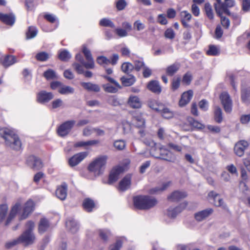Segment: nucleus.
I'll return each instance as SVG.
<instances>
[{
  "label": "nucleus",
  "instance_id": "nucleus-1",
  "mask_svg": "<svg viewBox=\"0 0 250 250\" xmlns=\"http://www.w3.org/2000/svg\"><path fill=\"white\" fill-rule=\"evenodd\" d=\"M21 207L20 202H17L11 208L8 215V207L3 204L0 205V224L3 223L4 226L7 227L10 225L16 217Z\"/></svg>",
  "mask_w": 250,
  "mask_h": 250
},
{
  "label": "nucleus",
  "instance_id": "nucleus-2",
  "mask_svg": "<svg viewBox=\"0 0 250 250\" xmlns=\"http://www.w3.org/2000/svg\"><path fill=\"white\" fill-rule=\"evenodd\" d=\"M0 135L4 139L6 146L16 150L21 149V142L18 135L13 131L7 128H1Z\"/></svg>",
  "mask_w": 250,
  "mask_h": 250
},
{
  "label": "nucleus",
  "instance_id": "nucleus-3",
  "mask_svg": "<svg viewBox=\"0 0 250 250\" xmlns=\"http://www.w3.org/2000/svg\"><path fill=\"white\" fill-rule=\"evenodd\" d=\"M133 203L136 208L146 210L154 207L157 204V201L154 197L146 195H140L134 197Z\"/></svg>",
  "mask_w": 250,
  "mask_h": 250
},
{
  "label": "nucleus",
  "instance_id": "nucleus-4",
  "mask_svg": "<svg viewBox=\"0 0 250 250\" xmlns=\"http://www.w3.org/2000/svg\"><path fill=\"white\" fill-rule=\"evenodd\" d=\"M106 160L107 157L105 156L97 158L88 166V169L89 171L93 172L95 175H100L104 171Z\"/></svg>",
  "mask_w": 250,
  "mask_h": 250
},
{
  "label": "nucleus",
  "instance_id": "nucleus-5",
  "mask_svg": "<svg viewBox=\"0 0 250 250\" xmlns=\"http://www.w3.org/2000/svg\"><path fill=\"white\" fill-rule=\"evenodd\" d=\"M103 77L109 82L102 85V87L105 92L110 93H116L118 91L119 89L122 88L119 83L113 78L107 75H103Z\"/></svg>",
  "mask_w": 250,
  "mask_h": 250
},
{
  "label": "nucleus",
  "instance_id": "nucleus-6",
  "mask_svg": "<svg viewBox=\"0 0 250 250\" xmlns=\"http://www.w3.org/2000/svg\"><path fill=\"white\" fill-rule=\"evenodd\" d=\"M76 124L74 120H68L62 124L57 128L58 135L62 137L66 136L71 131Z\"/></svg>",
  "mask_w": 250,
  "mask_h": 250
},
{
  "label": "nucleus",
  "instance_id": "nucleus-7",
  "mask_svg": "<svg viewBox=\"0 0 250 250\" xmlns=\"http://www.w3.org/2000/svg\"><path fill=\"white\" fill-rule=\"evenodd\" d=\"M27 166L34 170H38L43 167L41 160L34 155H30L26 159Z\"/></svg>",
  "mask_w": 250,
  "mask_h": 250
},
{
  "label": "nucleus",
  "instance_id": "nucleus-8",
  "mask_svg": "<svg viewBox=\"0 0 250 250\" xmlns=\"http://www.w3.org/2000/svg\"><path fill=\"white\" fill-rule=\"evenodd\" d=\"M20 243H24L25 245L33 244L35 240V236L33 232L25 230L18 237Z\"/></svg>",
  "mask_w": 250,
  "mask_h": 250
},
{
  "label": "nucleus",
  "instance_id": "nucleus-9",
  "mask_svg": "<svg viewBox=\"0 0 250 250\" xmlns=\"http://www.w3.org/2000/svg\"><path fill=\"white\" fill-rule=\"evenodd\" d=\"M220 98L225 111L227 113H230L232 111V103L229 94L227 92H223L221 94Z\"/></svg>",
  "mask_w": 250,
  "mask_h": 250
},
{
  "label": "nucleus",
  "instance_id": "nucleus-10",
  "mask_svg": "<svg viewBox=\"0 0 250 250\" xmlns=\"http://www.w3.org/2000/svg\"><path fill=\"white\" fill-rule=\"evenodd\" d=\"M187 205V202H184L175 208L169 207L167 210V216L170 218H175L179 213L186 208Z\"/></svg>",
  "mask_w": 250,
  "mask_h": 250
},
{
  "label": "nucleus",
  "instance_id": "nucleus-11",
  "mask_svg": "<svg viewBox=\"0 0 250 250\" xmlns=\"http://www.w3.org/2000/svg\"><path fill=\"white\" fill-rule=\"evenodd\" d=\"M88 155L87 152H82L76 154L71 157L68 161L69 165L73 167L78 165Z\"/></svg>",
  "mask_w": 250,
  "mask_h": 250
},
{
  "label": "nucleus",
  "instance_id": "nucleus-12",
  "mask_svg": "<svg viewBox=\"0 0 250 250\" xmlns=\"http://www.w3.org/2000/svg\"><path fill=\"white\" fill-rule=\"evenodd\" d=\"M248 146L249 143L245 140H241L238 142L234 146V150L235 153L239 157H242Z\"/></svg>",
  "mask_w": 250,
  "mask_h": 250
},
{
  "label": "nucleus",
  "instance_id": "nucleus-13",
  "mask_svg": "<svg viewBox=\"0 0 250 250\" xmlns=\"http://www.w3.org/2000/svg\"><path fill=\"white\" fill-rule=\"evenodd\" d=\"M34 204L32 200H29L24 205L22 213L19 217L20 220H22L27 218L28 215L33 211Z\"/></svg>",
  "mask_w": 250,
  "mask_h": 250
},
{
  "label": "nucleus",
  "instance_id": "nucleus-14",
  "mask_svg": "<svg viewBox=\"0 0 250 250\" xmlns=\"http://www.w3.org/2000/svg\"><path fill=\"white\" fill-rule=\"evenodd\" d=\"M83 52L87 62L84 63V67L86 69H92L94 67V62L90 51L85 46L83 48Z\"/></svg>",
  "mask_w": 250,
  "mask_h": 250
},
{
  "label": "nucleus",
  "instance_id": "nucleus-15",
  "mask_svg": "<svg viewBox=\"0 0 250 250\" xmlns=\"http://www.w3.org/2000/svg\"><path fill=\"white\" fill-rule=\"evenodd\" d=\"M54 97L53 94L51 92H47L46 91L42 90L39 92L37 95V101L41 104L48 102Z\"/></svg>",
  "mask_w": 250,
  "mask_h": 250
},
{
  "label": "nucleus",
  "instance_id": "nucleus-16",
  "mask_svg": "<svg viewBox=\"0 0 250 250\" xmlns=\"http://www.w3.org/2000/svg\"><path fill=\"white\" fill-rule=\"evenodd\" d=\"M208 195L209 197L213 198L214 200V204L215 206L221 207L225 210L228 209L227 205L224 203L223 200L220 198L218 194L213 191H211L208 193Z\"/></svg>",
  "mask_w": 250,
  "mask_h": 250
},
{
  "label": "nucleus",
  "instance_id": "nucleus-17",
  "mask_svg": "<svg viewBox=\"0 0 250 250\" xmlns=\"http://www.w3.org/2000/svg\"><path fill=\"white\" fill-rule=\"evenodd\" d=\"M213 212V209L208 208L195 213L194 214V218L198 222H201L210 215Z\"/></svg>",
  "mask_w": 250,
  "mask_h": 250
},
{
  "label": "nucleus",
  "instance_id": "nucleus-18",
  "mask_svg": "<svg viewBox=\"0 0 250 250\" xmlns=\"http://www.w3.org/2000/svg\"><path fill=\"white\" fill-rule=\"evenodd\" d=\"M15 16L12 14H4L0 13V20L4 23L12 26L15 22Z\"/></svg>",
  "mask_w": 250,
  "mask_h": 250
},
{
  "label": "nucleus",
  "instance_id": "nucleus-19",
  "mask_svg": "<svg viewBox=\"0 0 250 250\" xmlns=\"http://www.w3.org/2000/svg\"><path fill=\"white\" fill-rule=\"evenodd\" d=\"M67 185L63 183L56 189V195L57 197L61 200H64L67 196Z\"/></svg>",
  "mask_w": 250,
  "mask_h": 250
},
{
  "label": "nucleus",
  "instance_id": "nucleus-20",
  "mask_svg": "<svg viewBox=\"0 0 250 250\" xmlns=\"http://www.w3.org/2000/svg\"><path fill=\"white\" fill-rule=\"evenodd\" d=\"M123 168L121 167H118L113 169L111 171L108 180V183L111 184L118 179L119 175L123 172Z\"/></svg>",
  "mask_w": 250,
  "mask_h": 250
},
{
  "label": "nucleus",
  "instance_id": "nucleus-21",
  "mask_svg": "<svg viewBox=\"0 0 250 250\" xmlns=\"http://www.w3.org/2000/svg\"><path fill=\"white\" fill-rule=\"evenodd\" d=\"M0 61L5 67H7L17 62L16 58L13 55H6L1 57Z\"/></svg>",
  "mask_w": 250,
  "mask_h": 250
},
{
  "label": "nucleus",
  "instance_id": "nucleus-22",
  "mask_svg": "<svg viewBox=\"0 0 250 250\" xmlns=\"http://www.w3.org/2000/svg\"><path fill=\"white\" fill-rule=\"evenodd\" d=\"M147 88L151 92L159 94L161 92L162 88L158 81H151L147 84Z\"/></svg>",
  "mask_w": 250,
  "mask_h": 250
},
{
  "label": "nucleus",
  "instance_id": "nucleus-23",
  "mask_svg": "<svg viewBox=\"0 0 250 250\" xmlns=\"http://www.w3.org/2000/svg\"><path fill=\"white\" fill-rule=\"evenodd\" d=\"M193 96V92L192 90H188L184 92L181 96L179 101V105L181 107L184 106L188 104Z\"/></svg>",
  "mask_w": 250,
  "mask_h": 250
},
{
  "label": "nucleus",
  "instance_id": "nucleus-24",
  "mask_svg": "<svg viewBox=\"0 0 250 250\" xmlns=\"http://www.w3.org/2000/svg\"><path fill=\"white\" fill-rule=\"evenodd\" d=\"M187 194L184 191L178 190L173 192L168 197V199L172 202H178L181 199L185 198Z\"/></svg>",
  "mask_w": 250,
  "mask_h": 250
},
{
  "label": "nucleus",
  "instance_id": "nucleus-25",
  "mask_svg": "<svg viewBox=\"0 0 250 250\" xmlns=\"http://www.w3.org/2000/svg\"><path fill=\"white\" fill-rule=\"evenodd\" d=\"M131 185V175H126L120 182L119 188L122 191H125L129 188Z\"/></svg>",
  "mask_w": 250,
  "mask_h": 250
},
{
  "label": "nucleus",
  "instance_id": "nucleus-26",
  "mask_svg": "<svg viewBox=\"0 0 250 250\" xmlns=\"http://www.w3.org/2000/svg\"><path fill=\"white\" fill-rule=\"evenodd\" d=\"M133 122L135 126L139 128L143 127L145 125V120L142 113H136L133 116Z\"/></svg>",
  "mask_w": 250,
  "mask_h": 250
},
{
  "label": "nucleus",
  "instance_id": "nucleus-27",
  "mask_svg": "<svg viewBox=\"0 0 250 250\" xmlns=\"http://www.w3.org/2000/svg\"><path fill=\"white\" fill-rule=\"evenodd\" d=\"M128 105L133 108H139L142 104L140 99L136 96L131 95L128 100Z\"/></svg>",
  "mask_w": 250,
  "mask_h": 250
},
{
  "label": "nucleus",
  "instance_id": "nucleus-28",
  "mask_svg": "<svg viewBox=\"0 0 250 250\" xmlns=\"http://www.w3.org/2000/svg\"><path fill=\"white\" fill-rule=\"evenodd\" d=\"M180 64L179 62H175L168 66L166 69V73L169 76H172L179 70Z\"/></svg>",
  "mask_w": 250,
  "mask_h": 250
},
{
  "label": "nucleus",
  "instance_id": "nucleus-29",
  "mask_svg": "<svg viewBox=\"0 0 250 250\" xmlns=\"http://www.w3.org/2000/svg\"><path fill=\"white\" fill-rule=\"evenodd\" d=\"M170 182L163 183L161 185L154 187L149 190L150 194H158L165 190L170 185Z\"/></svg>",
  "mask_w": 250,
  "mask_h": 250
},
{
  "label": "nucleus",
  "instance_id": "nucleus-30",
  "mask_svg": "<svg viewBox=\"0 0 250 250\" xmlns=\"http://www.w3.org/2000/svg\"><path fill=\"white\" fill-rule=\"evenodd\" d=\"M81 85L83 87L84 89L88 91H94V92H99L100 91V86L96 84H93L91 83H85L82 82L80 83Z\"/></svg>",
  "mask_w": 250,
  "mask_h": 250
},
{
  "label": "nucleus",
  "instance_id": "nucleus-31",
  "mask_svg": "<svg viewBox=\"0 0 250 250\" xmlns=\"http://www.w3.org/2000/svg\"><path fill=\"white\" fill-rule=\"evenodd\" d=\"M49 227V223L48 221L46 218H42L40 220L38 230L39 232L41 234L44 233L47 230Z\"/></svg>",
  "mask_w": 250,
  "mask_h": 250
},
{
  "label": "nucleus",
  "instance_id": "nucleus-32",
  "mask_svg": "<svg viewBox=\"0 0 250 250\" xmlns=\"http://www.w3.org/2000/svg\"><path fill=\"white\" fill-rule=\"evenodd\" d=\"M66 226L72 233H75L79 229L77 222L73 218L67 220L66 221Z\"/></svg>",
  "mask_w": 250,
  "mask_h": 250
},
{
  "label": "nucleus",
  "instance_id": "nucleus-33",
  "mask_svg": "<svg viewBox=\"0 0 250 250\" xmlns=\"http://www.w3.org/2000/svg\"><path fill=\"white\" fill-rule=\"evenodd\" d=\"M161 154L159 156L156 157L157 158L166 160L169 162H172L174 160V158L172 156L171 153L164 149H161Z\"/></svg>",
  "mask_w": 250,
  "mask_h": 250
},
{
  "label": "nucleus",
  "instance_id": "nucleus-34",
  "mask_svg": "<svg viewBox=\"0 0 250 250\" xmlns=\"http://www.w3.org/2000/svg\"><path fill=\"white\" fill-rule=\"evenodd\" d=\"M83 206L85 211L89 212L92 211L95 207V203L92 199L86 198L83 201Z\"/></svg>",
  "mask_w": 250,
  "mask_h": 250
},
{
  "label": "nucleus",
  "instance_id": "nucleus-35",
  "mask_svg": "<svg viewBox=\"0 0 250 250\" xmlns=\"http://www.w3.org/2000/svg\"><path fill=\"white\" fill-rule=\"evenodd\" d=\"M241 99L244 104L247 105L250 104V88H244L242 90Z\"/></svg>",
  "mask_w": 250,
  "mask_h": 250
},
{
  "label": "nucleus",
  "instance_id": "nucleus-36",
  "mask_svg": "<svg viewBox=\"0 0 250 250\" xmlns=\"http://www.w3.org/2000/svg\"><path fill=\"white\" fill-rule=\"evenodd\" d=\"M215 121L217 123H221L223 121V113L222 109L219 106H216L214 111Z\"/></svg>",
  "mask_w": 250,
  "mask_h": 250
},
{
  "label": "nucleus",
  "instance_id": "nucleus-37",
  "mask_svg": "<svg viewBox=\"0 0 250 250\" xmlns=\"http://www.w3.org/2000/svg\"><path fill=\"white\" fill-rule=\"evenodd\" d=\"M122 84L125 86H129L132 85L135 82V78L134 76H131L128 77L123 76L121 78Z\"/></svg>",
  "mask_w": 250,
  "mask_h": 250
},
{
  "label": "nucleus",
  "instance_id": "nucleus-38",
  "mask_svg": "<svg viewBox=\"0 0 250 250\" xmlns=\"http://www.w3.org/2000/svg\"><path fill=\"white\" fill-rule=\"evenodd\" d=\"M235 4L234 0H224V2L221 4V12H222L227 13L228 11V8L231 7Z\"/></svg>",
  "mask_w": 250,
  "mask_h": 250
},
{
  "label": "nucleus",
  "instance_id": "nucleus-39",
  "mask_svg": "<svg viewBox=\"0 0 250 250\" xmlns=\"http://www.w3.org/2000/svg\"><path fill=\"white\" fill-rule=\"evenodd\" d=\"M58 92L62 95L73 94L74 92V88L70 86L62 85L58 89Z\"/></svg>",
  "mask_w": 250,
  "mask_h": 250
},
{
  "label": "nucleus",
  "instance_id": "nucleus-40",
  "mask_svg": "<svg viewBox=\"0 0 250 250\" xmlns=\"http://www.w3.org/2000/svg\"><path fill=\"white\" fill-rule=\"evenodd\" d=\"M58 57L60 60L67 62L71 58V55L67 50H62L59 51Z\"/></svg>",
  "mask_w": 250,
  "mask_h": 250
},
{
  "label": "nucleus",
  "instance_id": "nucleus-41",
  "mask_svg": "<svg viewBox=\"0 0 250 250\" xmlns=\"http://www.w3.org/2000/svg\"><path fill=\"white\" fill-rule=\"evenodd\" d=\"M43 76L47 80H53L57 79V76L56 72L51 69H48L44 71Z\"/></svg>",
  "mask_w": 250,
  "mask_h": 250
},
{
  "label": "nucleus",
  "instance_id": "nucleus-42",
  "mask_svg": "<svg viewBox=\"0 0 250 250\" xmlns=\"http://www.w3.org/2000/svg\"><path fill=\"white\" fill-rule=\"evenodd\" d=\"M50 57L48 53L42 51L37 53L35 56L36 59L40 62L46 61Z\"/></svg>",
  "mask_w": 250,
  "mask_h": 250
},
{
  "label": "nucleus",
  "instance_id": "nucleus-43",
  "mask_svg": "<svg viewBox=\"0 0 250 250\" xmlns=\"http://www.w3.org/2000/svg\"><path fill=\"white\" fill-rule=\"evenodd\" d=\"M37 33L38 30L35 27L29 26L26 33V39L28 40L35 38L37 36Z\"/></svg>",
  "mask_w": 250,
  "mask_h": 250
},
{
  "label": "nucleus",
  "instance_id": "nucleus-44",
  "mask_svg": "<svg viewBox=\"0 0 250 250\" xmlns=\"http://www.w3.org/2000/svg\"><path fill=\"white\" fill-rule=\"evenodd\" d=\"M205 11L207 16L210 20L213 19L214 15L212 12V7L210 3H206L205 4Z\"/></svg>",
  "mask_w": 250,
  "mask_h": 250
},
{
  "label": "nucleus",
  "instance_id": "nucleus-45",
  "mask_svg": "<svg viewBox=\"0 0 250 250\" xmlns=\"http://www.w3.org/2000/svg\"><path fill=\"white\" fill-rule=\"evenodd\" d=\"M100 25L104 27H110L114 28L115 25L114 23L109 19L106 18H103L101 19L99 23Z\"/></svg>",
  "mask_w": 250,
  "mask_h": 250
},
{
  "label": "nucleus",
  "instance_id": "nucleus-46",
  "mask_svg": "<svg viewBox=\"0 0 250 250\" xmlns=\"http://www.w3.org/2000/svg\"><path fill=\"white\" fill-rule=\"evenodd\" d=\"M111 232L107 229H100L99 230V236L101 239L106 241L108 238L111 235Z\"/></svg>",
  "mask_w": 250,
  "mask_h": 250
},
{
  "label": "nucleus",
  "instance_id": "nucleus-47",
  "mask_svg": "<svg viewBox=\"0 0 250 250\" xmlns=\"http://www.w3.org/2000/svg\"><path fill=\"white\" fill-rule=\"evenodd\" d=\"M121 68L123 72L128 74L134 68V66L130 62H124L122 64Z\"/></svg>",
  "mask_w": 250,
  "mask_h": 250
},
{
  "label": "nucleus",
  "instance_id": "nucleus-48",
  "mask_svg": "<svg viewBox=\"0 0 250 250\" xmlns=\"http://www.w3.org/2000/svg\"><path fill=\"white\" fill-rule=\"evenodd\" d=\"M147 105L149 107L156 111L159 112L160 111H161V109L160 108L159 105L155 100H148L147 102Z\"/></svg>",
  "mask_w": 250,
  "mask_h": 250
},
{
  "label": "nucleus",
  "instance_id": "nucleus-49",
  "mask_svg": "<svg viewBox=\"0 0 250 250\" xmlns=\"http://www.w3.org/2000/svg\"><path fill=\"white\" fill-rule=\"evenodd\" d=\"M219 53V50L216 46L213 45H210L209 46V49L207 52L208 55L211 56L218 55Z\"/></svg>",
  "mask_w": 250,
  "mask_h": 250
},
{
  "label": "nucleus",
  "instance_id": "nucleus-50",
  "mask_svg": "<svg viewBox=\"0 0 250 250\" xmlns=\"http://www.w3.org/2000/svg\"><path fill=\"white\" fill-rule=\"evenodd\" d=\"M159 112H161L163 117L166 119H170L173 117V113L168 108H163Z\"/></svg>",
  "mask_w": 250,
  "mask_h": 250
},
{
  "label": "nucleus",
  "instance_id": "nucleus-51",
  "mask_svg": "<svg viewBox=\"0 0 250 250\" xmlns=\"http://www.w3.org/2000/svg\"><path fill=\"white\" fill-rule=\"evenodd\" d=\"M126 146L125 142L123 140L115 141L114 143V147L119 150H123Z\"/></svg>",
  "mask_w": 250,
  "mask_h": 250
},
{
  "label": "nucleus",
  "instance_id": "nucleus-52",
  "mask_svg": "<svg viewBox=\"0 0 250 250\" xmlns=\"http://www.w3.org/2000/svg\"><path fill=\"white\" fill-rule=\"evenodd\" d=\"M116 7L119 11H121L126 7L127 6V2L125 0H116L115 1Z\"/></svg>",
  "mask_w": 250,
  "mask_h": 250
},
{
  "label": "nucleus",
  "instance_id": "nucleus-53",
  "mask_svg": "<svg viewBox=\"0 0 250 250\" xmlns=\"http://www.w3.org/2000/svg\"><path fill=\"white\" fill-rule=\"evenodd\" d=\"M20 243L19 238L7 242L5 244V248L6 249H10Z\"/></svg>",
  "mask_w": 250,
  "mask_h": 250
},
{
  "label": "nucleus",
  "instance_id": "nucleus-54",
  "mask_svg": "<svg viewBox=\"0 0 250 250\" xmlns=\"http://www.w3.org/2000/svg\"><path fill=\"white\" fill-rule=\"evenodd\" d=\"M188 122L191 125L197 129H202L204 127V125L202 124L195 120L192 118L188 119Z\"/></svg>",
  "mask_w": 250,
  "mask_h": 250
},
{
  "label": "nucleus",
  "instance_id": "nucleus-55",
  "mask_svg": "<svg viewBox=\"0 0 250 250\" xmlns=\"http://www.w3.org/2000/svg\"><path fill=\"white\" fill-rule=\"evenodd\" d=\"M97 62L100 65L108 64L110 63V60L104 56H101L97 58Z\"/></svg>",
  "mask_w": 250,
  "mask_h": 250
},
{
  "label": "nucleus",
  "instance_id": "nucleus-56",
  "mask_svg": "<svg viewBox=\"0 0 250 250\" xmlns=\"http://www.w3.org/2000/svg\"><path fill=\"white\" fill-rule=\"evenodd\" d=\"M133 26L134 29L138 31L144 30L146 27L145 24L142 22L140 20L135 21L133 24Z\"/></svg>",
  "mask_w": 250,
  "mask_h": 250
},
{
  "label": "nucleus",
  "instance_id": "nucleus-57",
  "mask_svg": "<svg viewBox=\"0 0 250 250\" xmlns=\"http://www.w3.org/2000/svg\"><path fill=\"white\" fill-rule=\"evenodd\" d=\"M181 20H184V21H189L192 18L191 15L187 11H183L180 12Z\"/></svg>",
  "mask_w": 250,
  "mask_h": 250
},
{
  "label": "nucleus",
  "instance_id": "nucleus-58",
  "mask_svg": "<svg viewBox=\"0 0 250 250\" xmlns=\"http://www.w3.org/2000/svg\"><path fill=\"white\" fill-rule=\"evenodd\" d=\"M192 77L189 72L186 73L183 76L182 82L187 85L190 84L192 81Z\"/></svg>",
  "mask_w": 250,
  "mask_h": 250
},
{
  "label": "nucleus",
  "instance_id": "nucleus-59",
  "mask_svg": "<svg viewBox=\"0 0 250 250\" xmlns=\"http://www.w3.org/2000/svg\"><path fill=\"white\" fill-rule=\"evenodd\" d=\"M242 8L245 12L250 11V0H243L242 2Z\"/></svg>",
  "mask_w": 250,
  "mask_h": 250
},
{
  "label": "nucleus",
  "instance_id": "nucleus-60",
  "mask_svg": "<svg viewBox=\"0 0 250 250\" xmlns=\"http://www.w3.org/2000/svg\"><path fill=\"white\" fill-rule=\"evenodd\" d=\"M133 66L135 69L137 71H139L141 70V68H144V66H145V65L143 61L135 60L134 61V65Z\"/></svg>",
  "mask_w": 250,
  "mask_h": 250
},
{
  "label": "nucleus",
  "instance_id": "nucleus-61",
  "mask_svg": "<svg viewBox=\"0 0 250 250\" xmlns=\"http://www.w3.org/2000/svg\"><path fill=\"white\" fill-rule=\"evenodd\" d=\"M94 132V128L91 126H87L83 129V134L84 136H89Z\"/></svg>",
  "mask_w": 250,
  "mask_h": 250
},
{
  "label": "nucleus",
  "instance_id": "nucleus-62",
  "mask_svg": "<svg viewBox=\"0 0 250 250\" xmlns=\"http://www.w3.org/2000/svg\"><path fill=\"white\" fill-rule=\"evenodd\" d=\"M181 78L180 77H178L176 79H174L173 80L171 85V88L173 90H175L177 89L180 84Z\"/></svg>",
  "mask_w": 250,
  "mask_h": 250
},
{
  "label": "nucleus",
  "instance_id": "nucleus-63",
  "mask_svg": "<svg viewBox=\"0 0 250 250\" xmlns=\"http://www.w3.org/2000/svg\"><path fill=\"white\" fill-rule=\"evenodd\" d=\"M122 246V242L120 240H118L116 242L110 246V250H120Z\"/></svg>",
  "mask_w": 250,
  "mask_h": 250
},
{
  "label": "nucleus",
  "instance_id": "nucleus-64",
  "mask_svg": "<svg viewBox=\"0 0 250 250\" xmlns=\"http://www.w3.org/2000/svg\"><path fill=\"white\" fill-rule=\"evenodd\" d=\"M63 102L61 99H57L52 102V107L55 109L62 106Z\"/></svg>",
  "mask_w": 250,
  "mask_h": 250
}]
</instances>
